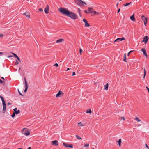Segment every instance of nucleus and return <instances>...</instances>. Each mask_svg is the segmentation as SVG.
<instances>
[{"instance_id":"17","label":"nucleus","mask_w":149,"mask_h":149,"mask_svg":"<svg viewBox=\"0 0 149 149\" xmlns=\"http://www.w3.org/2000/svg\"><path fill=\"white\" fill-rule=\"evenodd\" d=\"M141 19L143 22L147 21L146 18L145 17V16H144L143 15L142 16Z\"/></svg>"},{"instance_id":"16","label":"nucleus","mask_w":149,"mask_h":149,"mask_svg":"<svg viewBox=\"0 0 149 149\" xmlns=\"http://www.w3.org/2000/svg\"><path fill=\"white\" fill-rule=\"evenodd\" d=\"M28 18H30V15L29 13V12H26L24 14Z\"/></svg>"},{"instance_id":"35","label":"nucleus","mask_w":149,"mask_h":149,"mask_svg":"<svg viewBox=\"0 0 149 149\" xmlns=\"http://www.w3.org/2000/svg\"><path fill=\"white\" fill-rule=\"evenodd\" d=\"M85 13H89L90 12H89L88 10H86L85 11Z\"/></svg>"},{"instance_id":"20","label":"nucleus","mask_w":149,"mask_h":149,"mask_svg":"<svg viewBox=\"0 0 149 149\" xmlns=\"http://www.w3.org/2000/svg\"><path fill=\"white\" fill-rule=\"evenodd\" d=\"M109 85L108 83H107L106 84L104 85V89L105 90H107L108 89Z\"/></svg>"},{"instance_id":"46","label":"nucleus","mask_w":149,"mask_h":149,"mask_svg":"<svg viewBox=\"0 0 149 149\" xmlns=\"http://www.w3.org/2000/svg\"><path fill=\"white\" fill-rule=\"evenodd\" d=\"M18 64H19L18 62L17 61H16V62H15V64H16V65H17Z\"/></svg>"},{"instance_id":"52","label":"nucleus","mask_w":149,"mask_h":149,"mask_svg":"<svg viewBox=\"0 0 149 149\" xmlns=\"http://www.w3.org/2000/svg\"><path fill=\"white\" fill-rule=\"evenodd\" d=\"M3 36V34H0V38L2 37Z\"/></svg>"},{"instance_id":"24","label":"nucleus","mask_w":149,"mask_h":149,"mask_svg":"<svg viewBox=\"0 0 149 149\" xmlns=\"http://www.w3.org/2000/svg\"><path fill=\"white\" fill-rule=\"evenodd\" d=\"M126 53H125L124 54V58L123 59V61L126 62Z\"/></svg>"},{"instance_id":"11","label":"nucleus","mask_w":149,"mask_h":149,"mask_svg":"<svg viewBox=\"0 0 149 149\" xmlns=\"http://www.w3.org/2000/svg\"><path fill=\"white\" fill-rule=\"evenodd\" d=\"M49 11V6L48 5H47L46 7L44 10V11L46 14H48Z\"/></svg>"},{"instance_id":"57","label":"nucleus","mask_w":149,"mask_h":149,"mask_svg":"<svg viewBox=\"0 0 149 149\" xmlns=\"http://www.w3.org/2000/svg\"><path fill=\"white\" fill-rule=\"evenodd\" d=\"M118 3L116 5V6H117V7H118Z\"/></svg>"},{"instance_id":"54","label":"nucleus","mask_w":149,"mask_h":149,"mask_svg":"<svg viewBox=\"0 0 149 149\" xmlns=\"http://www.w3.org/2000/svg\"><path fill=\"white\" fill-rule=\"evenodd\" d=\"M70 70V69L69 68H68L67 69V71L69 70Z\"/></svg>"},{"instance_id":"47","label":"nucleus","mask_w":149,"mask_h":149,"mask_svg":"<svg viewBox=\"0 0 149 149\" xmlns=\"http://www.w3.org/2000/svg\"><path fill=\"white\" fill-rule=\"evenodd\" d=\"M0 82L1 84H2L3 83V81H2L0 79Z\"/></svg>"},{"instance_id":"10","label":"nucleus","mask_w":149,"mask_h":149,"mask_svg":"<svg viewBox=\"0 0 149 149\" xmlns=\"http://www.w3.org/2000/svg\"><path fill=\"white\" fill-rule=\"evenodd\" d=\"M141 51L143 53V54L144 56H145L146 57L148 56L147 54L146 53V50L144 48H143L141 49Z\"/></svg>"},{"instance_id":"21","label":"nucleus","mask_w":149,"mask_h":149,"mask_svg":"<svg viewBox=\"0 0 149 149\" xmlns=\"http://www.w3.org/2000/svg\"><path fill=\"white\" fill-rule=\"evenodd\" d=\"M135 120L138 122H140L141 121V120L137 116L135 117Z\"/></svg>"},{"instance_id":"2","label":"nucleus","mask_w":149,"mask_h":149,"mask_svg":"<svg viewBox=\"0 0 149 149\" xmlns=\"http://www.w3.org/2000/svg\"><path fill=\"white\" fill-rule=\"evenodd\" d=\"M68 17H70L73 19H76L77 18V15L74 13L70 11Z\"/></svg>"},{"instance_id":"25","label":"nucleus","mask_w":149,"mask_h":149,"mask_svg":"<svg viewBox=\"0 0 149 149\" xmlns=\"http://www.w3.org/2000/svg\"><path fill=\"white\" fill-rule=\"evenodd\" d=\"M131 3V2H130V3H127L125 4H124L123 5V6H128L129 5H130Z\"/></svg>"},{"instance_id":"13","label":"nucleus","mask_w":149,"mask_h":149,"mask_svg":"<svg viewBox=\"0 0 149 149\" xmlns=\"http://www.w3.org/2000/svg\"><path fill=\"white\" fill-rule=\"evenodd\" d=\"M83 21L85 23V26L87 27L90 26L89 24L87 22V20L85 19H84Z\"/></svg>"},{"instance_id":"42","label":"nucleus","mask_w":149,"mask_h":149,"mask_svg":"<svg viewBox=\"0 0 149 149\" xmlns=\"http://www.w3.org/2000/svg\"><path fill=\"white\" fill-rule=\"evenodd\" d=\"M145 146L148 149H149V148L148 147V145L146 144Z\"/></svg>"},{"instance_id":"60","label":"nucleus","mask_w":149,"mask_h":149,"mask_svg":"<svg viewBox=\"0 0 149 149\" xmlns=\"http://www.w3.org/2000/svg\"><path fill=\"white\" fill-rule=\"evenodd\" d=\"M20 70V67L19 68V70Z\"/></svg>"},{"instance_id":"28","label":"nucleus","mask_w":149,"mask_h":149,"mask_svg":"<svg viewBox=\"0 0 149 149\" xmlns=\"http://www.w3.org/2000/svg\"><path fill=\"white\" fill-rule=\"evenodd\" d=\"M75 137L77 139L79 140H80L82 139V138L78 135H75Z\"/></svg>"},{"instance_id":"49","label":"nucleus","mask_w":149,"mask_h":149,"mask_svg":"<svg viewBox=\"0 0 149 149\" xmlns=\"http://www.w3.org/2000/svg\"><path fill=\"white\" fill-rule=\"evenodd\" d=\"M16 58L18 60H19V57H18V56L17 57H16Z\"/></svg>"},{"instance_id":"29","label":"nucleus","mask_w":149,"mask_h":149,"mask_svg":"<svg viewBox=\"0 0 149 149\" xmlns=\"http://www.w3.org/2000/svg\"><path fill=\"white\" fill-rule=\"evenodd\" d=\"M78 125L79 127L84 126V125L82 124L81 122L78 123Z\"/></svg>"},{"instance_id":"31","label":"nucleus","mask_w":149,"mask_h":149,"mask_svg":"<svg viewBox=\"0 0 149 149\" xmlns=\"http://www.w3.org/2000/svg\"><path fill=\"white\" fill-rule=\"evenodd\" d=\"M144 76H143V78L144 79V78H145V75L146 74V71L145 70V69H144Z\"/></svg>"},{"instance_id":"61","label":"nucleus","mask_w":149,"mask_h":149,"mask_svg":"<svg viewBox=\"0 0 149 149\" xmlns=\"http://www.w3.org/2000/svg\"><path fill=\"white\" fill-rule=\"evenodd\" d=\"M92 149H94V148H93Z\"/></svg>"},{"instance_id":"12","label":"nucleus","mask_w":149,"mask_h":149,"mask_svg":"<svg viewBox=\"0 0 149 149\" xmlns=\"http://www.w3.org/2000/svg\"><path fill=\"white\" fill-rule=\"evenodd\" d=\"M52 143L53 145L58 146V141L57 140L53 141L52 142Z\"/></svg>"},{"instance_id":"38","label":"nucleus","mask_w":149,"mask_h":149,"mask_svg":"<svg viewBox=\"0 0 149 149\" xmlns=\"http://www.w3.org/2000/svg\"><path fill=\"white\" fill-rule=\"evenodd\" d=\"M82 52H83L82 50L80 48L79 52H80V54H81V53H82Z\"/></svg>"},{"instance_id":"53","label":"nucleus","mask_w":149,"mask_h":149,"mask_svg":"<svg viewBox=\"0 0 149 149\" xmlns=\"http://www.w3.org/2000/svg\"><path fill=\"white\" fill-rule=\"evenodd\" d=\"M7 104H8V105H10L11 104V103H10V102H8V103Z\"/></svg>"},{"instance_id":"1","label":"nucleus","mask_w":149,"mask_h":149,"mask_svg":"<svg viewBox=\"0 0 149 149\" xmlns=\"http://www.w3.org/2000/svg\"><path fill=\"white\" fill-rule=\"evenodd\" d=\"M58 10L61 13L67 16H68L70 12L68 9L64 8H60Z\"/></svg>"},{"instance_id":"7","label":"nucleus","mask_w":149,"mask_h":149,"mask_svg":"<svg viewBox=\"0 0 149 149\" xmlns=\"http://www.w3.org/2000/svg\"><path fill=\"white\" fill-rule=\"evenodd\" d=\"M149 39L148 37L147 36H146L144 37L143 40L142 41V42H144L145 44H146Z\"/></svg>"},{"instance_id":"36","label":"nucleus","mask_w":149,"mask_h":149,"mask_svg":"<svg viewBox=\"0 0 149 149\" xmlns=\"http://www.w3.org/2000/svg\"><path fill=\"white\" fill-rule=\"evenodd\" d=\"M89 146V144H85L84 145V147H87L88 146Z\"/></svg>"},{"instance_id":"56","label":"nucleus","mask_w":149,"mask_h":149,"mask_svg":"<svg viewBox=\"0 0 149 149\" xmlns=\"http://www.w3.org/2000/svg\"><path fill=\"white\" fill-rule=\"evenodd\" d=\"M27 149H31V147H29Z\"/></svg>"},{"instance_id":"32","label":"nucleus","mask_w":149,"mask_h":149,"mask_svg":"<svg viewBox=\"0 0 149 149\" xmlns=\"http://www.w3.org/2000/svg\"><path fill=\"white\" fill-rule=\"evenodd\" d=\"M12 54H13V55H14V57H15V58H16V57H17V55L16 54H15V53H12Z\"/></svg>"},{"instance_id":"23","label":"nucleus","mask_w":149,"mask_h":149,"mask_svg":"<svg viewBox=\"0 0 149 149\" xmlns=\"http://www.w3.org/2000/svg\"><path fill=\"white\" fill-rule=\"evenodd\" d=\"M63 145L66 147H69V144H67L64 143H63Z\"/></svg>"},{"instance_id":"14","label":"nucleus","mask_w":149,"mask_h":149,"mask_svg":"<svg viewBox=\"0 0 149 149\" xmlns=\"http://www.w3.org/2000/svg\"><path fill=\"white\" fill-rule=\"evenodd\" d=\"M125 38L124 37H123L122 38H118L116 39L114 41L115 42H119V41H122L123 40L125 39Z\"/></svg>"},{"instance_id":"45","label":"nucleus","mask_w":149,"mask_h":149,"mask_svg":"<svg viewBox=\"0 0 149 149\" xmlns=\"http://www.w3.org/2000/svg\"><path fill=\"white\" fill-rule=\"evenodd\" d=\"M147 21H145L144 22V24L145 26H146V24L147 23Z\"/></svg>"},{"instance_id":"19","label":"nucleus","mask_w":149,"mask_h":149,"mask_svg":"<svg viewBox=\"0 0 149 149\" xmlns=\"http://www.w3.org/2000/svg\"><path fill=\"white\" fill-rule=\"evenodd\" d=\"M134 15V14H133V15L130 17V19L132 21H134L135 20Z\"/></svg>"},{"instance_id":"34","label":"nucleus","mask_w":149,"mask_h":149,"mask_svg":"<svg viewBox=\"0 0 149 149\" xmlns=\"http://www.w3.org/2000/svg\"><path fill=\"white\" fill-rule=\"evenodd\" d=\"M15 114H16L14 112H13V114L11 115L12 117L13 118H14L15 116Z\"/></svg>"},{"instance_id":"26","label":"nucleus","mask_w":149,"mask_h":149,"mask_svg":"<svg viewBox=\"0 0 149 149\" xmlns=\"http://www.w3.org/2000/svg\"><path fill=\"white\" fill-rule=\"evenodd\" d=\"M86 113H89L91 114L92 113V111L91 109H89L88 110H87Z\"/></svg>"},{"instance_id":"4","label":"nucleus","mask_w":149,"mask_h":149,"mask_svg":"<svg viewBox=\"0 0 149 149\" xmlns=\"http://www.w3.org/2000/svg\"><path fill=\"white\" fill-rule=\"evenodd\" d=\"M75 2L79 5H83L84 4L85 5H86V3L83 2L81 0H74Z\"/></svg>"},{"instance_id":"15","label":"nucleus","mask_w":149,"mask_h":149,"mask_svg":"<svg viewBox=\"0 0 149 149\" xmlns=\"http://www.w3.org/2000/svg\"><path fill=\"white\" fill-rule=\"evenodd\" d=\"M13 110L14 111V112L16 114H19L20 112V111L19 110H17V108H15L13 109Z\"/></svg>"},{"instance_id":"27","label":"nucleus","mask_w":149,"mask_h":149,"mask_svg":"<svg viewBox=\"0 0 149 149\" xmlns=\"http://www.w3.org/2000/svg\"><path fill=\"white\" fill-rule=\"evenodd\" d=\"M0 97L1 98V100L2 102V103L3 102H5L4 100V98L3 97H2V96H0Z\"/></svg>"},{"instance_id":"58","label":"nucleus","mask_w":149,"mask_h":149,"mask_svg":"<svg viewBox=\"0 0 149 149\" xmlns=\"http://www.w3.org/2000/svg\"><path fill=\"white\" fill-rule=\"evenodd\" d=\"M18 61H19L20 62H21V61H20V59H19V60H18Z\"/></svg>"},{"instance_id":"3","label":"nucleus","mask_w":149,"mask_h":149,"mask_svg":"<svg viewBox=\"0 0 149 149\" xmlns=\"http://www.w3.org/2000/svg\"><path fill=\"white\" fill-rule=\"evenodd\" d=\"M22 133L23 134L25 135V136H28L30 134V132L26 128H24L23 129L22 131Z\"/></svg>"},{"instance_id":"43","label":"nucleus","mask_w":149,"mask_h":149,"mask_svg":"<svg viewBox=\"0 0 149 149\" xmlns=\"http://www.w3.org/2000/svg\"><path fill=\"white\" fill-rule=\"evenodd\" d=\"M122 119L123 120H125V119L123 117H121L120 118Z\"/></svg>"},{"instance_id":"41","label":"nucleus","mask_w":149,"mask_h":149,"mask_svg":"<svg viewBox=\"0 0 149 149\" xmlns=\"http://www.w3.org/2000/svg\"><path fill=\"white\" fill-rule=\"evenodd\" d=\"M54 66H56V67H58V65L57 63H56L54 65Z\"/></svg>"},{"instance_id":"51","label":"nucleus","mask_w":149,"mask_h":149,"mask_svg":"<svg viewBox=\"0 0 149 149\" xmlns=\"http://www.w3.org/2000/svg\"><path fill=\"white\" fill-rule=\"evenodd\" d=\"M13 57V56L12 55H9V56H8V58H10V57Z\"/></svg>"},{"instance_id":"5","label":"nucleus","mask_w":149,"mask_h":149,"mask_svg":"<svg viewBox=\"0 0 149 149\" xmlns=\"http://www.w3.org/2000/svg\"><path fill=\"white\" fill-rule=\"evenodd\" d=\"M93 9V8L89 7L88 8V10L89 12H90L92 13L93 15H99L100 13L98 12H97L95 11H92V10Z\"/></svg>"},{"instance_id":"18","label":"nucleus","mask_w":149,"mask_h":149,"mask_svg":"<svg viewBox=\"0 0 149 149\" xmlns=\"http://www.w3.org/2000/svg\"><path fill=\"white\" fill-rule=\"evenodd\" d=\"M63 40H64L63 39H60L56 41V42L57 43H60L62 42Z\"/></svg>"},{"instance_id":"55","label":"nucleus","mask_w":149,"mask_h":149,"mask_svg":"<svg viewBox=\"0 0 149 149\" xmlns=\"http://www.w3.org/2000/svg\"><path fill=\"white\" fill-rule=\"evenodd\" d=\"M2 79H4V77H1V78Z\"/></svg>"},{"instance_id":"37","label":"nucleus","mask_w":149,"mask_h":149,"mask_svg":"<svg viewBox=\"0 0 149 149\" xmlns=\"http://www.w3.org/2000/svg\"><path fill=\"white\" fill-rule=\"evenodd\" d=\"M69 147H70L71 148H72L73 147L72 145V144H69Z\"/></svg>"},{"instance_id":"40","label":"nucleus","mask_w":149,"mask_h":149,"mask_svg":"<svg viewBox=\"0 0 149 149\" xmlns=\"http://www.w3.org/2000/svg\"><path fill=\"white\" fill-rule=\"evenodd\" d=\"M18 92L19 93V94L22 96H23V95L22 94H21V93H20V92L19 89H18Z\"/></svg>"},{"instance_id":"33","label":"nucleus","mask_w":149,"mask_h":149,"mask_svg":"<svg viewBox=\"0 0 149 149\" xmlns=\"http://www.w3.org/2000/svg\"><path fill=\"white\" fill-rule=\"evenodd\" d=\"M133 51H131L130 52H129L127 54V56H129L130 55V54L132 52H133Z\"/></svg>"},{"instance_id":"6","label":"nucleus","mask_w":149,"mask_h":149,"mask_svg":"<svg viewBox=\"0 0 149 149\" xmlns=\"http://www.w3.org/2000/svg\"><path fill=\"white\" fill-rule=\"evenodd\" d=\"M3 109V112L4 113L6 111V105L5 102L2 103Z\"/></svg>"},{"instance_id":"8","label":"nucleus","mask_w":149,"mask_h":149,"mask_svg":"<svg viewBox=\"0 0 149 149\" xmlns=\"http://www.w3.org/2000/svg\"><path fill=\"white\" fill-rule=\"evenodd\" d=\"M25 89L24 90V92L26 93L27 91V90L28 88V85L25 79Z\"/></svg>"},{"instance_id":"22","label":"nucleus","mask_w":149,"mask_h":149,"mask_svg":"<svg viewBox=\"0 0 149 149\" xmlns=\"http://www.w3.org/2000/svg\"><path fill=\"white\" fill-rule=\"evenodd\" d=\"M118 145L119 146H120L121 143V139H120L118 141Z\"/></svg>"},{"instance_id":"30","label":"nucleus","mask_w":149,"mask_h":149,"mask_svg":"<svg viewBox=\"0 0 149 149\" xmlns=\"http://www.w3.org/2000/svg\"><path fill=\"white\" fill-rule=\"evenodd\" d=\"M78 12H79V14L80 15V17H81V10L79 8H78Z\"/></svg>"},{"instance_id":"39","label":"nucleus","mask_w":149,"mask_h":149,"mask_svg":"<svg viewBox=\"0 0 149 149\" xmlns=\"http://www.w3.org/2000/svg\"><path fill=\"white\" fill-rule=\"evenodd\" d=\"M39 10L40 11L43 12V10L42 8H40L39 9Z\"/></svg>"},{"instance_id":"59","label":"nucleus","mask_w":149,"mask_h":149,"mask_svg":"<svg viewBox=\"0 0 149 149\" xmlns=\"http://www.w3.org/2000/svg\"><path fill=\"white\" fill-rule=\"evenodd\" d=\"M2 54V52H0V54Z\"/></svg>"},{"instance_id":"50","label":"nucleus","mask_w":149,"mask_h":149,"mask_svg":"<svg viewBox=\"0 0 149 149\" xmlns=\"http://www.w3.org/2000/svg\"><path fill=\"white\" fill-rule=\"evenodd\" d=\"M16 58L18 60H19V57H18V56L17 57H16Z\"/></svg>"},{"instance_id":"44","label":"nucleus","mask_w":149,"mask_h":149,"mask_svg":"<svg viewBox=\"0 0 149 149\" xmlns=\"http://www.w3.org/2000/svg\"><path fill=\"white\" fill-rule=\"evenodd\" d=\"M75 75V73L74 72L72 73V76H74Z\"/></svg>"},{"instance_id":"48","label":"nucleus","mask_w":149,"mask_h":149,"mask_svg":"<svg viewBox=\"0 0 149 149\" xmlns=\"http://www.w3.org/2000/svg\"><path fill=\"white\" fill-rule=\"evenodd\" d=\"M120 8H119L118 9V13L120 11Z\"/></svg>"},{"instance_id":"9","label":"nucleus","mask_w":149,"mask_h":149,"mask_svg":"<svg viewBox=\"0 0 149 149\" xmlns=\"http://www.w3.org/2000/svg\"><path fill=\"white\" fill-rule=\"evenodd\" d=\"M63 95V93L61 91H59L58 93L56 94V97H61V96Z\"/></svg>"}]
</instances>
